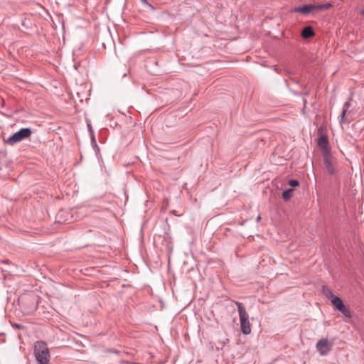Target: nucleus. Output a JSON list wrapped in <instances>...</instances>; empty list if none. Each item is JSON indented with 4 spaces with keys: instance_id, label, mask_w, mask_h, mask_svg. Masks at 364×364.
Masks as SVG:
<instances>
[{
    "instance_id": "obj_1",
    "label": "nucleus",
    "mask_w": 364,
    "mask_h": 364,
    "mask_svg": "<svg viewBox=\"0 0 364 364\" xmlns=\"http://www.w3.org/2000/svg\"><path fill=\"white\" fill-rule=\"evenodd\" d=\"M35 356L39 364L49 363L50 353L44 342L38 341L35 344Z\"/></svg>"
},
{
    "instance_id": "obj_2",
    "label": "nucleus",
    "mask_w": 364,
    "mask_h": 364,
    "mask_svg": "<svg viewBox=\"0 0 364 364\" xmlns=\"http://www.w3.org/2000/svg\"><path fill=\"white\" fill-rule=\"evenodd\" d=\"M236 304L238 308L241 331L244 334H250L251 333V325L249 321V315L241 303L236 302Z\"/></svg>"
},
{
    "instance_id": "obj_3",
    "label": "nucleus",
    "mask_w": 364,
    "mask_h": 364,
    "mask_svg": "<svg viewBox=\"0 0 364 364\" xmlns=\"http://www.w3.org/2000/svg\"><path fill=\"white\" fill-rule=\"evenodd\" d=\"M31 133V130L29 128H23L9 136L5 141L9 145H14L29 137Z\"/></svg>"
},
{
    "instance_id": "obj_4",
    "label": "nucleus",
    "mask_w": 364,
    "mask_h": 364,
    "mask_svg": "<svg viewBox=\"0 0 364 364\" xmlns=\"http://www.w3.org/2000/svg\"><path fill=\"white\" fill-rule=\"evenodd\" d=\"M331 6V4L328 3L323 4H308L295 9V11L302 14H309L314 11L326 10L329 9Z\"/></svg>"
},
{
    "instance_id": "obj_5",
    "label": "nucleus",
    "mask_w": 364,
    "mask_h": 364,
    "mask_svg": "<svg viewBox=\"0 0 364 364\" xmlns=\"http://www.w3.org/2000/svg\"><path fill=\"white\" fill-rule=\"evenodd\" d=\"M333 346V341H328L327 338H322L316 343V348L320 355H326L331 351Z\"/></svg>"
},
{
    "instance_id": "obj_6",
    "label": "nucleus",
    "mask_w": 364,
    "mask_h": 364,
    "mask_svg": "<svg viewBox=\"0 0 364 364\" xmlns=\"http://www.w3.org/2000/svg\"><path fill=\"white\" fill-rule=\"evenodd\" d=\"M331 303L333 306L339 310L345 316L351 317L350 311L345 306L340 297H333Z\"/></svg>"
},
{
    "instance_id": "obj_7",
    "label": "nucleus",
    "mask_w": 364,
    "mask_h": 364,
    "mask_svg": "<svg viewBox=\"0 0 364 364\" xmlns=\"http://www.w3.org/2000/svg\"><path fill=\"white\" fill-rule=\"evenodd\" d=\"M323 162L328 172L331 174L334 173V167L332 162L331 156L328 153H326L323 156Z\"/></svg>"
},
{
    "instance_id": "obj_8",
    "label": "nucleus",
    "mask_w": 364,
    "mask_h": 364,
    "mask_svg": "<svg viewBox=\"0 0 364 364\" xmlns=\"http://www.w3.org/2000/svg\"><path fill=\"white\" fill-rule=\"evenodd\" d=\"M301 36L304 38H309L314 36V32L311 27H305L301 31Z\"/></svg>"
},
{
    "instance_id": "obj_9",
    "label": "nucleus",
    "mask_w": 364,
    "mask_h": 364,
    "mask_svg": "<svg viewBox=\"0 0 364 364\" xmlns=\"http://www.w3.org/2000/svg\"><path fill=\"white\" fill-rule=\"evenodd\" d=\"M292 194H293V189H288L283 192L282 197H283L284 200H288L291 198Z\"/></svg>"
},
{
    "instance_id": "obj_10",
    "label": "nucleus",
    "mask_w": 364,
    "mask_h": 364,
    "mask_svg": "<svg viewBox=\"0 0 364 364\" xmlns=\"http://www.w3.org/2000/svg\"><path fill=\"white\" fill-rule=\"evenodd\" d=\"M322 292L325 296H333L330 289L325 286L322 287Z\"/></svg>"
},
{
    "instance_id": "obj_11",
    "label": "nucleus",
    "mask_w": 364,
    "mask_h": 364,
    "mask_svg": "<svg viewBox=\"0 0 364 364\" xmlns=\"http://www.w3.org/2000/svg\"><path fill=\"white\" fill-rule=\"evenodd\" d=\"M326 140L325 138L323 137H321L319 139V141H318V144L321 146H323L324 147L326 145Z\"/></svg>"
},
{
    "instance_id": "obj_12",
    "label": "nucleus",
    "mask_w": 364,
    "mask_h": 364,
    "mask_svg": "<svg viewBox=\"0 0 364 364\" xmlns=\"http://www.w3.org/2000/svg\"><path fill=\"white\" fill-rule=\"evenodd\" d=\"M289 184L292 187H297L299 185V182L296 180H290L289 181Z\"/></svg>"
},
{
    "instance_id": "obj_13",
    "label": "nucleus",
    "mask_w": 364,
    "mask_h": 364,
    "mask_svg": "<svg viewBox=\"0 0 364 364\" xmlns=\"http://www.w3.org/2000/svg\"><path fill=\"white\" fill-rule=\"evenodd\" d=\"M347 109H344L341 114V122H343Z\"/></svg>"
},
{
    "instance_id": "obj_14",
    "label": "nucleus",
    "mask_w": 364,
    "mask_h": 364,
    "mask_svg": "<svg viewBox=\"0 0 364 364\" xmlns=\"http://www.w3.org/2000/svg\"><path fill=\"white\" fill-rule=\"evenodd\" d=\"M261 220V216L259 215L257 218V221L259 222V220Z\"/></svg>"
},
{
    "instance_id": "obj_15",
    "label": "nucleus",
    "mask_w": 364,
    "mask_h": 364,
    "mask_svg": "<svg viewBox=\"0 0 364 364\" xmlns=\"http://www.w3.org/2000/svg\"><path fill=\"white\" fill-rule=\"evenodd\" d=\"M361 14L364 15V9L361 11Z\"/></svg>"
},
{
    "instance_id": "obj_16",
    "label": "nucleus",
    "mask_w": 364,
    "mask_h": 364,
    "mask_svg": "<svg viewBox=\"0 0 364 364\" xmlns=\"http://www.w3.org/2000/svg\"><path fill=\"white\" fill-rule=\"evenodd\" d=\"M142 2L145 3L146 0H141Z\"/></svg>"
}]
</instances>
